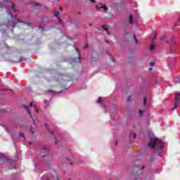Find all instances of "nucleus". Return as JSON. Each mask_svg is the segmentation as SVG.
I'll return each mask as SVG.
<instances>
[{
  "instance_id": "1",
  "label": "nucleus",
  "mask_w": 180,
  "mask_h": 180,
  "mask_svg": "<svg viewBox=\"0 0 180 180\" xmlns=\"http://www.w3.org/2000/svg\"><path fill=\"white\" fill-rule=\"evenodd\" d=\"M149 148H155V155L160 157L162 154L164 148V142L160 139L157 137H152L148 143Z\"/></svg>"
},
{
  "instance_id": "2",
  "label": "nucleus",
  "mask_w": 180,
  "mask_h": 180,
  "mask_svg": "<svg viewBox=\"0 0 180 180\" xmlns=\"http://www.w3.org/2000/svg\"><path fill=\"white\" fill-rule=\"evenodd\" d=\"M180 103V93H176L174 96V109H176Z\"/></svg>"
},
{
  "instance_id": "3",
  "label": "nucleus",
  "mask_w": 180,
  "mask_h": 180,
  "mask_svg": "<svg viewBox=\"0 0 180 180\" xmlns=\"http://www.w3.org/2000/svg\"><path fill=\"white\" fill-rule=\"evenodd\" d=\"M30 5H32L35 9H40L41 5L34 0H29Z\"/></svg>"
},
{
  "instance_id": "4",
  "label": "nucleus",
  "mask_w": 180,
  "mask_h": 180,
  "mask_svg": "<svg viewBox=\"0 0 180 180\" xmlns=\"http://www.w3.org/2000/svg\"><path fill=\"white\" fill-rule=\"evenodd\" d=\"M73 163H74V159H72V158L66 159V164H68L69 165H72Z\"/></svg>"
},
{
  "instance_id": "5",
  "label": "nucleus",
  "mask_w": 180,
  "mask_h": 180,
  "mask_svg": "<svg viewBox=\"0 0 180 180\" xmlns=\"http://www.w3.org/2000/svg\"><path fill=\"white\" fill-rule=\"evenodd\" d=\"M17 23H22V25H26V26H30V22H23L21 20H17Z\"/></svg>"
},
{
  "instance_id": "6",
  "label": "nucleus",
  "mask_w": 180,
  "mask_h": 180,
  "mask_svg": "<svg viewBox=\"0 0 180 180\" xmlns=\"http://www.w3.org/2000/svg\"><path fill=\"white\" fill-rule=\"evenodd\" d=\"M22 108L25 109L30 116H32V112H30V110H29V108L27 105H23Z\"/></svg>"
},
{
  "instance_id": "7",
  "label": "nucleus",
  "mask_w": 180,
  "mask_h": 180,
  "mask_svg": "<svg viewBox=\"0 0 180 180\" xmlns=\"http://www.w3.org/2000/svg\"><path fill=\"white\" fill-rule=\"evenodd\" d=\"M161 41H165L166 43H168V39H167V37L162 36L160 38Z\"/></svg>"
},
{
  "instance_id": "8",
  "label": "nucleus",
  "mask_w": 180,
  "mask_h": 180,
  "mask_svg": "<svg viewBox=\"0 0 180 180\" xmlns=\"http://www.w3.org/2000/svg\"><path fill=\"white\" fill-rule=\"evenodd\" d=\"M129 137H130L131 139H136V133H134V132H131V134H129Z\"/></svg>"
},
{
  "instance_id": "9",
  "label": "nucleus",
  "mask_w": 180,
  "mask_h": 180,
  "mask_svg": "<svg viewBox=\"0 0 180 180\" xmlns=\"http://www.w3.org/2000/svg\"><path fill=\"white\" fill-rule=\"evenodd\" d=\"M73 61H75V63H80L81 62V58H75V59H73Z\"/></svg>"
},
{
  "instance_id": "10",
  "label": "nucleus",
  "mask_w": 180,
  "mask_h": 180,
  "mask_svg": "<svg viewBox=\"0 0 180 180\" xmlns=\"http://www.w3.org/2000/svg\"><path fill=\"white\" fill-rule=\"evenodd\" d=\"M98 9H105V11H108V7H106V6H97Z\"/></svg>"
},
{
  "instance_id": "11",
  "label": "nucleus",
  "mask_w": 180,
  "mask_h": 180,
  "mask_svg": "<svg viewBox=\"0 0 180 180\" xmlns=\"http://www.w3.org/2000/svg\"><path fill=\"white\" fill-rule=\"evenodd\" d=\"M155 39H157L156 34H155V35L153 37H150V41L153 43V41H154Z\"/></svg>"
},
{
  "instance_id": "12",
  "label": "nucleus",
  "mask_w": 180,
  "mask_h": 180,
  "mask_svg": "<svg viewBox=\"0 0 180 180\" xmlns=\"http://www.w3.org/2000/svg\"><path fill=\"white\" fill-rule=\"evenodd\" d=\"M129 25H133V15H129Z\"/></svg>"
},
{
  "instance_id": "13",
  "label": "nucleus",
  "mask_w": 180,
  "mask_h": 180,
  "mask_svg": "<svg viewBox=\"0 0 180 180\" xmlns=\"http://www.w3.org/2000/svg\"><path fill=\"white\" fill-rule=\"evenodd\" d=\"M54 15L56 16V18H60V13L58 11H55L54 12Z\"/></svg>"
},
{
  "instance_id": "14",
  "label": "nucleus",
  "mask_w": 180,
  "mask_h": 180,
  "mask_svg": "<svg viewBox=\"0 0 180 180\" xmlns=\"http://www.w3.org/2000/svg\"><path fill=\"white\" fill-rule=\"evenodd\" d=\"M143 106H147V98H143Z\"/></svg>"
},
{
  "instance_id": "15",
  "label": "nucleus",
  "mask_w": 180,
  "mask_h": 180,
  "mask_svg": "<svg viewBox=\"0 0 180 180\" xmlns=\"http://www.w3.org/2000/svg\"><path fill=\"white\" fill-rule=\"evenodd\" d=\"M41 150H45V151H49V148L46 146H42L41 148Z\"/></svg>"
},
{
  "instance_id": "16",
  "label": "nucleus",
  "mask_w": 180,
  "mask_h": 180,
  "mask_svg": "<svg viewBox=\"0 0 180 180\" xmlns=\"http://www.w3.org/2000/svg\"><path fill=\"white\" fill-rule=\"evenodd\" d=\"M134 39L135 40L136 44H137V43H139V41L137 40V37H136V35L134 36Z\"/></svg>"
},
{
  "instance_id": "17",
  "label": "nucleus",
  "mask_w": 180,
  "mask_h": 180,
  "mask_svg": "<svg viewBox=\"0 0 180 180\" xmlns=\"http://www.w3.org/2000/svg\"><path fill=\"white\" fill-rule=\"evenodd\" d=\"M139 115H140V116H143V115H144V111L140 110H139Z\"/></svg>"
},
{
  "instance_id": "18",
  "label": "nucleus",
  "mask_w": 180,
  "mask_h": 180,
  "mask_svg": "<svg viewBox=\"0 0 180 180\" xmlns=\"http://www.w3.org/2000/svg\"><path fill=\"white\" fill-rule=\"evenodd\" d=\"M30 131H31V134H34V129L30 128Z\"/></svg>"
},
{
  "instance_id": "19",
  "label": "nucleus",
  "mask_w": 180,
  "mask_h": 180,
  "mask_svg": "<svg viewBox=\"0 0 180 180\" xmlns=\"http://www.w3.org/2000/svg\"><path fill=\"white\" fill-rule=\"evenodd\" d=\"M11 160H12V159H9V158L4 159V161H6V162H9Z\"/></svg>"
},
{
  "instance_id": "20",
  "label": "nucleus",
  "mask_w": 180,
  "mask_h": 180,
  "mask_svg": "<svg viewBox=\"0 0 180 180\" xmlns=\"http://www.w3.org/2000/svg\"><path fill=\"white\" fill-rule=\"evenodd\" d=\"M154 49H155V46H154V45H152V46L150 47V50H151V51L154 50Z\"/></svg>"
},
{
  "instance_id": "21",
  "label": "nucleus",
  "mask_w": 180,
  "mask_h": 180,
  "mask_svg": "<svg viewBox=\"0 0 180 180\" xmlns=\"http://www.w3.org/2000/svg\"><path fill=\"white\" fill-rule=\"evenodd\" d=\"M98 103H102V98H98Z\"/></svg>"
},
{
  "instance_id": "22",
  "label": "nucleus",
  "mask_w": 180,
  "mask_h": 180,
  "mask_svg": "<svg viewBox=\"0 0 180 180\" xmlns=\"http://www.w3.org/2000/svg\"><path fill=\"white\" fill-rule=\"evenodd\" d=\"M105 32H106L107 34H108V36H110V32H109V29L108 28H107V30H105Z\"/></svg>"
},
{
  "instance_id": "23",
  "label": "nucleus",
  "mask_w": 180,
  "mask_h": 180,
  "mask_svg": "<svg viewBox=\"0 0 180 180\" xmlns=\"http://www.w3.org/2000/svg\"><path fill=\"white\" fill-rule=\"evenodd\" d=\"M25 60H26V58L21 57L20 59V61H25Z\"/></svg>"
},
{
  "instance_id": "24",
  "label": "nucleus",
  "mask_w": 180,
  "mask_h": 180,
  "mask_svg": "<svg viewBox=\"0 0 180 180\" xmlns=\"http://www.w3.org/2000/svg\"><path fill=\"white\" fill-rule=\"evenodd\" d=\"M19 136H20V137H25V134H23V133L20 132V133L19 134Z\"/></svg>"
},
{
  "instance_id": "25",
  "label": "nucleus",
  "mask_w": 180,
  "mask_h": 180,
  "mask_svg": "<svg viewBox=\"0 0 180 180\" xmlns=\"http://www.w3.org/2000/svg\"><path fill=\"white\" fill-rule=\"evenodd\" d=\"M102 29H103V30H106L108 29V27H106V26L105 25H102Z\"/></svg>"
},
{
  "instance_id": "26",
  "label": "nucleus",
  "mask_w": 180,
  "mask_h": 180,
  "mask_svg": "<svg viewBox=\"0 0 180 180\" xmlns=\"http://www.w3.org/2000/svg\"><path fill=\"white\" fill-rule=\"evenodd\" d=\"M149 64L151 67H153V65H155V63L154 62H150Z\"/></svg>"
},
{
  "instance_id": "27",
  "label": "nucleus",
  "mask_w": 180,
  "mask_h": 180,
  "mask_svg": "<svg viewBox=\"0 0 180 180\" xmlns=\"http://www.w3.org/2000/svg\"><path fill=\"white\" fill-rule=\"evenodd\" d=\"M84 49H87V47H88V44H87V42H86L85 44H84Z\"/></svg>"
},
{
  "instance_id": "28",
  "label": "nucleus",
  "mask_w": 180,
  "mask_h": 180,
  "mask_svg": "<svg viewBox=\"0 0 180 180\" xmlns=\"http://www.w3.org/2000/svg\"><path fill=\"white\" fill-rule=\"evenodd\" d=\"M11 8L13 9V11H15V4H11Z\"/></svg>"
},
{
  "instance_id": "29",
  "label": "nucleus",
  "mask_w": 180,
  "mask_h": 180,
  "mask_svg": "<svg viewBox=\"0 0 180 180\" xmlns=\"http://www.w3.org/2000/svg\"><path fill=\"white\" fill-rule=\"evenodd\" d=\"M115 6H117L119 8V6H120V3H115Z\"/></svg>"
},
{
  "instance_id": "30",
  "label": "nucleus",
  "mask_w": 180,
  "mask_h": 180,
  "mask_svg": "<svg viewBox=\"0 0 180 180\" xmlns=\"http://www.w3.org/2000/svg\"><path fill=\"white\" fill-rule=\"evenodd\" d=\"M58 20H59V21H58L59 23H63V20H62L61 19H60V18H58Z\"/></svg>"
},
{
  "instance_id": "31",
  "label": "nucleus",
  "mask_w": 180,
  "mask_h": 180,
  "mask_svg": "<svg viewBox=\"0 0 180 180\" xmlns=\"http://www.w3.org/2000/svg\"><path fill=\"white\" fill-rule=\"evenodd\" d=\"M30 108H33V102H31V103H30Z\"/></svg>"
},
{
  "instance_id": "32",
  "label": "nucleus",
  "mask_w": 180,
  "mask_h": 180,
  "mask_svg": "<svg viewBox=\"0 0 180 180\" xmlns=\"http://www.w3.org/2000/svg\"><path fill=\"white\" fill-rule=\"evenodd\" d=\"M145 167L144 166H141V171H143Z\"/></svg>"
},
{
  "instance_id": "33",
  "label": "nucleus",
  "mask_w": 180,
  "mask_h": 180,
  "mask_svg": "<svg viewBox=\"0 0 180 180\" xmlns=\"http://www.w3.org/2000/svg\"><path fill=\"white\" fill-rule=\"evenodd\" d=\"M6 61H8V63H12V60L11 59H6Z\"/></svg>"
},
{
  "instance_id": "34",
  "label": "nucleus",
  "mask_w": 180,
  "mask_h": 180,
  "mask_svg": "<svg viewBox=\"0 0 180 180\" xmlns=\"http://www.w3.org/2000/svg\"><path fill=\"white\" fill-rule=\"evenodd\" d=\"M7 13L10 15L11 18H12V14H11L10 11H7Z\"/></svg>"
},
{
  "instance_id": "35",
  "label": "nucleus",
  "mask_w": 180,
  "mask_h": 180,
  "mask_svg": "<svg viewBox=\"0 0 180 180\" xmlns=\"http://www.w3.org/2000/svg\"><path fill=\"white\" fill-rule=\"evenodd\" d=\"M130 96H128V98H127V102H130Z\"/></svg>"
},
{
  "instance_id": "36",
  "label": "nucleus",
  "mask_w": 180,
  "mask_h": 180,
  "mask_svg": "<svg viewBox=\"0 0 180 180\" xmlns=\"http://www.w3.org/2000/svg\"><path fill=\"white\" fill-rule=\"evenodd\" d=\"M14 27H16V23L15 24H13V28L14 29Z\"/></svg>"
},
{
  "instance_id": "37",
  "label": "nucleus",
  "mask_w": 180,
  "mask_h": 180,
  "mask_svg": "<svg viewBox=\"0 0 180 180\" xmlns=\"http://www.w3.org/2000/svg\"><path fill=\"white\" fill-rule=\"evenodd\" d=\"M111 61H112L113 63H115V58H111Z\"/></svg>"
},
{
  "instance_id": "38",
  "label": "nucleus",
  "mask_w": 180,
  "mask_h": 180,
  "mask_svg": "<svg viewBox=\"0 0 180 180\" xmlns=\"http://www.w3.org/2000/svg\"><path fill=\"white\" fill-rule=\"evenodd\" d=\"M90 2H92L93 4H94L95 0H90Z\"/></svg>"
},
{
  "instance_id": "39",
  "label": "nucleus",
  "mask_w": 180,
  "mask_h": 180,
  "mask_svg": "<svg viewBox=\"0 0 180 180\" xmlns=\"http://www.w3.org/2000/svg\"><path fill=\"white\" fill-rule=\"evenodd\" d=\"M151 70H153V68H148V70H149V71H151Z\"/></svg>"
},
{
  "instance_id": "40",
  "label": "nucleus",
  "mask_w": 180,
  "mask_h": 180,
  "mask_svg": "<svg viewBox=\"0 0 180 180\" xmlns=\"http://www.w3.org/2000/svg\"><path fill=\"white\" fill-rule=\"evenodd\" d=\"M37 113H39V110L36 109Z\"/></svg>"
},
{
  "instance_id": "41",
  "label": "nucleus",
  "mask_w": 180,
  "mask_h": 180,
  "mask_svg": "<svg viewBox=\"0 0 180 180\" xmlns=\"http://www.w3.org/2000/svg\"><path fill=\"white\" fill-rule=\"evenodd\" d=\"M50 133H51V134H54V132H53V131H50Z\"/></svg>"
},
{
  "instance_id": "42",
  "label": "nucleus",
  "mask_w": 180,
  "mask_h": 180,
  "mask_svg": "<svg viewBox=\"0 0 180 180\" xmlns=\"http://www.w3.org/2000/svg\"><path fill=\"white\" fill-rule=\"evenodd\" d=\"M28 144H30V146L32 145V142H29Z\"/></svg>"
},
{
  "instance_id": "43",
  "label": "nucleus",
  "mask_w": 180,
  "mask_h": 180,
  "mask_svg": "<svg viewBox=\"0 0 180 180\" xmlns=\"http://www.w3.org/2000/svg\"><path fill=\"white\" fill-rule=\"evenodd\" d=\"M60 11H63V8L62 7H60Z\"/></svg>"
},
{
  "instance_id": "44",
  "label": "nucleus",
  "mask_w": 180,
  "mask_h": 180,
  "mask_svg": "<svg viewBox=\"0 0 180 180\" xmlns=\"http://www.w3.org/2000/svg\"><path fill=\"white\" fill-rule=\"evenodd\" d=\"M78 13V15H81V12H79V13Z\"/></svg>"
},
{
  "instance_id": "45",
  "label": "nucleus",
  "mask_w": 180,
  "mask_h": 180,
  "mask_svg": "<svg viewBox=\"0 0 180 180\" xmlns=\"http://www.w3.org/2000/svg\"><path fill=\"white\" fill-rule=\"evenodd\" d=\"M56 144H58V143L57 142V141H56Z\"/></svg>"
},
{
  "instance_id": "46",
  "label": "nucleus",
  "mask_w": 180,
  "mask_h": 180,
  "mask_svg": "<svg viewBox=\"0 0 180 180\" xmlns=\"http://www.w3.org/2000/svg\"><path fill=\"white\" fill-rule=\"evenodd\" d=\"M89 26L91 27V26H92V25L91 24H89Z\"/></svg>"
},
{
  "instance_id": "47",
  "label": "nucleus",
  "mask_w": 180,
  "mask_h": 180,
  "mask_svg": "<svg viewBox=\"0 0 180 180\" xmlns=\"http://www.w3.org/2000/svg\"><path fill=\"white\" fill-rule=\"evenodd\" d=\"M14 169H16V167H14Z\"/></svg>"
},
{
  "instance_id": "48",
  "label": "nucleus",
  "mask_w": 180,
  "mask_h": 180,
  "mask_svg": "<svg viewBox=\"0 0 180 180\" xmlns=\"http://www.w3.org/2000/svg\"><path fill=\"white\" fill-rule=\"evenodd\" d=\"M56 180H58V177L56 178Z\"/></svg>"
},
{
  "instance_id": "49",
  "label": "nucleus",
  "mask_w": 180,
  "mask_h": 180,
  "mask_svg": "<svg viewBox=\"0 0 180 180\" xmlns=\"http://www.w3.org/2000/svg\"><path fill=\"white\" fill-rule=\"evenodd\" d=\"M34 108L36 109V105H34Z\"/></svg>"
},
{
  "instance_id": "50",
  "label": "nucleus",
  "mask_w": 180,
  "mask_h": 180,
  "mask_svg": "<svg viewBox=\"0 0 180 180\" xmlns=\"http://www.w3.org/2000/svg\"><path fill=\"white\" fill-rule=\"evenodd\" d=\"M47 129H48L49 131H50V129L49 128H47Z\"/></svg>"
},
{
  "instance_id": "51",
  "label": "nucleus",
  "mask_w": 180,
  "mask_h": 180,
  "mask_svg": "<svg viewBox=\"0 0 180 180\" xmlns=\"http://www.w3.org/2000/svg\"><path fill=\"white\" fill-rule=\"evenodd\" d=\"M136 25H137V22H135Z\"/></svg>"
},
{
  "instance_id": "52",
  "label": "nucleus",
  "mask_w": 180,
  "mask_h": 180,
  "mask_svg": "<svg viewBox=\"0 0 180 180\" xmlns=\"http://www.w3.org/2000/svg\"><path fill=\"white\" fill-rule=\"evenodd\" d=\"M107 41V43H109V41Z\"/></svg>"
},
{
  "instance_id": "53",
  "label": "nucleus",
  "mask_w": 180,
  "mask_h": 180,
  "mask_svg": "<svg viewBox=\"0 0 180 180\" xmlns=\"http://www.w3.org/2000/svg\"><path fill=\"white\" fill-rule=\"evenodd\" d=\"M77 51L79 52L78 49H77Z\"/></svg>"
},
{
  "instance_id": "54",
  "label": "nucleus",
  "mask_w": 180,
  "mask_h": 180,
  "mask_svg": "<svg viewBox=\"0 0 180 180\" xmlns=\"http://www.w3.org/2000/svg\"><path fill=\"white\" fill-rule=\"evenodd\" d=\"M45 126H47V124H45Z\"/></svg>"
},
{
  "instance_id": "55",
  "label": "nucleus",
  "mask_w": 180,
  "mask_h": 180,
  "mask_svg": "<svg viewBox=\"0 0 180 180\" xmlns=\"http://www.w3.org/2000/svg\"><path fill=\"white\" fill-rule=\"evenodd\" d=\"M103 108H105V105H103Z\"/></svg>"
},
{
  "instance_id": "56",
  "label": "nucleus",
  "mask_w": 180,
  "mask_h": 180,
  "mask_svg": "<svg viewBox=\"0 0 180 180\" xmlns=\"http://www.w3.org/2000/svg\"><path fill=\"white\" fill-rule=\"evenodd\" d=\"M42 157H44V155H42Z\"/></svg>"
}]
</instances>
